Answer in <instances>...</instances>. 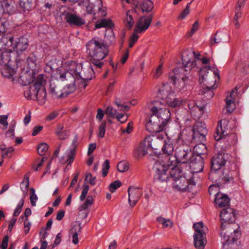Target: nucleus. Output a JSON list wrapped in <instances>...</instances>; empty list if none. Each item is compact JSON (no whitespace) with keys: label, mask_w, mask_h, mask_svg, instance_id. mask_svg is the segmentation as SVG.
I'll use <instances>...</instances> for the list:
<instances>
[{"label":"nucleus","mask_w":249,"mask_h":249,"mask_svg":"<svg viewBox=\"0 0 249 249\" xmlns=\"http://www.w3.org/2000/svg\"><path fill=\"white\" fill-rule=\"evenodd\" d=\"M236 215L234 210L229 206L220 212L221 224L219 234L225 240L223 243L225 249H237V240L241 233L238 229H233L230 225L235 222Z\"/></svg>","instance_id":"f257e3e1"},{"label":"nucleus","mask_w":249,"mask_h":249,"mask_svg":"<svg viewBox=\"0 0 249 249\" xmlns=\"http://www.w3.org/2000/svg\"><path fill=\"white\" fill-rule=\"evenodd\" d=\"M148 121L146 128L150 133H159L166 129L171 121V113L160 101H154L149 107Z\"/></svg>","instance_id":"f03ea898"},{"label":"nucleus","mask_w":249,"mask_h":249,"mask_svg":"<svg viewBox=\"0 0 249 249\" xmlns=\"http://www.w3.org/2000/svg\"><path fill=\"white\" fill-rule=\"evenodd\" d=\"M228 155L224 153L215 154L211 160V169L209 174V178L219 183H233L234 178L231 172H222V167L227 161Z\"/></svg>","instance_id":"7ed1b4c3"},{"label":"nucleus","mask_w":249,"mask_h":249,"mask_svg":"<svg viewBox=\"0 0 249 249\" xmlns=\"http://www.w3.org/2000/svg\"><path fill=\"white\" fill-rule=\"evenodd\" d=\"M86 48L89 62L91 64L97 68H101L104 63L101 61L108 53V46L101 40L93 38L86 44Z\"/></svg>","instance_id":"20e7f679"},{"label":"nucleus","mask_w":249,"mask_h":249,"mask_svg":"<svg viewBox=\"0 0 249 249\" xmlns=\"http://www.w3.org/2000/svg\"><path fill=\"white\" fill-rule=\"evenodd\" d=\"M155 172L154 181H167L169 178V173L174 181L182 177L181 171L177 167L170 168V165L162 161H157L153 167Z\"/></svg>","instance_id":"39448f33"},{"label":"nucleus","mask_w":249,"mask_h":249,"mask_svg":"<svg viewBox=\"0 0 249 249\" xmlns=\"http://www.w3.org/2000/svg\"><path fill=\"white\" fill-rule=\"evenodd\" d=\"M228 121L226 119L219 121L218 123L215 132L213 137L216 141H222L223 142H228L225 148L222 147L224 150L228 149L231 145L236 144L237 139L236 135L234 133L228 135L226 130Z\"/></svg>","instance_id":"423d86ee"},{"label":"nucleus","mask_w":249,"mask_h":249,"mask_svg":"<svg viewBox=\"0 0 249 249\" xmlns=\"http://www.w3.org/2000/svg\"><path fill=\"white\" fill-rule=\"evenodd\" d=\"M206 70L207 67H205L202 68L200 72V83H204L206 87L200 89L199 94L204 95L203 98L206 100H209L212 98L214 95L213 89L216 88L214 87L216 79L215 76L212 74L209 75V77H205Z\"/></svg>","instance_id":"0eeeda50"},{"label":"nucleus","mask_w":249,"mask_h":249,"mask_svg":"<svg viewBox=\"0 0 249 249\" xmlns=\"http://www.w3.org/2000/svg\"><path fill=\"white\" fill-rule=\"evenodd\" d=\"M197 177L190 172L189 175L182 176L178 179H176L173 183V187L177 190L184 192L186 190L191 191L193 187L195 186L197 181Z\"/></svg>","instance_id":"6e6552de"},{"label":"nucleus","mask_w":249,"mask_h":249,"mask_svg":"<svg viewBox=\"0 0 249 249\" xmlns=\"http://www.w3.org/2000/svg\"><path fill=\"white\" fill-rule=\"evenodd\" d=\"M191 71L192 69L185 68L184 65L181 68H175L173 71L169 73V80L175 85L177 84V82L180 79L183 83H186L188 80V75Z\"/></svg>","instance_id":"1a4fd4ad"},{"label":"nucleus","mask_w":249,"mask_h":249,"mask_svg":"<svg viewBox=\"0 0 249 249\" xmlns=\"http://www.w3.org/2000/svg\"><path fill=\"white\" fill-rule=\"evenodd\" d=\"M193 153L191 149L187 144L178 145L175 149V158L178 162L187 163Z\"/></svg>","instance_id":"9d476101"},{"label":"nucleus","mask_w":249,"mask_h":249,"mask_svg":"<svg viewBox=\"0 0 249 249\" xmlns=\"http://www.w3.org/2000/svg\"><path fill=\"white\" fill-rule=\"evenodd\" d=\"M193 139L195 142H204L206 140L207 129L206 124L201 122H197L193 127Z\"/></svg>","instance_id":"9b49d317"},{"label":"nucleus","mask_w":249,"mask_h":249,"mask_svg":"<svg viewBox=\"0 0 249 249\" xmlns=\"http://www.w3.org/2000/svg\"><path fill=\"white\" fill-rule=\"evenodd\" d=\"M61 20H64L71 26H81L86 23L85 20L76 14L70 12H64L60 14Z\"/></svg>","instance_id":"f8f14e48"},{"label":"nucleus","mask_w":249,"mask_h":249,"mask_svg":"<svg viewBox=\"0 0 249 249\" xmlns=\"http://www.w3.org/2000/svg\"><path fill=\"white\" fill-rule=\"evenodd\" d=\"M94 74L93 68L91 66V68L87 70H82L79 72L73 70V76L74 77V79H80L81 87L85 89L88 85V83L92 79Z\"/></svg>","instance_id":"ddd939ff"},{"label":"nucleus","mask_w":249,"mask_h":249,"mask_svg":"<svg viewBox=\"0 0 249 249\" xmlns=\"http://www.w3.org/2000/svg\"><path fill=\"white\" fill-rule=\"evenodd\" d=\"M153 141V138L149 137L141 142L139 146L134 151L135 157L137 159L141 158L147 154L148 150L153 149L152 143Z\"/></svg>","instance_id":"4468645a"},{"label":"nucleus","mask_w":249,"mask_h":249,"mask_svg":"<svg viewBox=\"0 0 249 249\" xmlns=\"http://www.w3.org/2000/svg\"><path fill=\"white\" fill-rule=\"evenodd\" d=\"M78 136L76 135L72 140L71 149L66 153V156H63L60 158V162L61 164L68 163V165H71L73 161L76 154V149L78 146Z\"/></svg>","instance_id":"2eb2a0df"},{"label":"nucleus","mask_w":249,"mask_h":249,"mask_svg":"<svg viewBox=\"0 0 249 249\" xmlns=\"http://www.w3.org/2000/svg\"><path fill=\"white\" fill-rule=\"evenodd\" d=\"M188 162L191 169L193 171L191 172L197 176V174L203 171L204 166V158L200 156H192Z\"/></svg>","instance_id":"dca6fc26"},{"label":"nucleus","mask_w":249,"mask_h":249,"mask_svg":"<svg viewBox=\"0 0 249 249\" xmlns=\"http://www.w3.org/2000/svg\"><path fill=\"white\" fill-rule=\"evenodd\" d=\"M200 61L198 63L199 69L198 70L199 71V75L202 68L206 67H207V70L206 71L205 77H209V75L212 74L213 76H217L218 79L220 78L218 70L215 67H210L207 65L209 63L210 58L202 57Z\"/></svg>","instance_id":"f3484780"},{"label":"nucleus","mask_w":249,"mask_h":249,"mask_svg":"<svg viewBox=\"0 0 249 249\" xmlns=\"http://www.w3.org/2000/svg\"><path fill=\"white\" fill-rule=\"evenodd\" d=\"M71 90L64 91L58 84L54 83H51L50 85V91L51 93L54 96L57 98H64L75 90V88L73 86H70Z\"/></svg>","instance_id":"a211bd4d"},{"label":"nucleus","mask_w":249,"mask_h":249,"mask_svg":"<svg viewBox=\"0 0 249 249\" xmlns=\"http://www.w3.org/2000/svg\"><path fill=\"white\" fill-rule=\"evenodd\" d=\"M153 18V14L148 16H142L139 19L135 28L139 33L144 32L149 27Z\"/></svg>","instance_id":"6ab92c4d"},{"label":"nucleus","mask_w":249,"mask_h":249,"mask_svg":"<svg viewBox=\"0 0 249 249\" xmlns=\"http://www.w3.org/2000/svg\"><path fill=\"white\" fill-rule=\"evenodd\" d=\"M128 193L129 204L131 207H133L140 199L142 193L139 188L133 186L129 187Z\"/></svg>","instance_id":"aec40b11"},{"label":"nucleus","mask_w":249,"mask_h":249,"mask_svg":"<svg viewBox=\"0 0 249 249\" xmlns=\"http://www.w3.org/2000/svg\"><path fill=\"white\" fill-rule=\"evenodd\" d=\"M42 74L38 75L35 81V82L32 85H30L24 92V95L26 98L28 100H36V93L37 90V87H38L39 81L41 80Z\"/></svg>","instance_id":"412c9836"},{"label":"nucleus","mask_w":249,"mask_h":249,"mask_svg":"<svg viewBox=\"0 0 249 249\" xmlns=\"http://www.w3.org/2000/svg\"><path fill=\"white\" fill-rule=\"evenodd\" d=\"M46 81L44 79V76L42 74L41 80L39 81L38 87H37V88L36 93V100H37L41 104H44L46 101V92L44 87Z\"/></svg>","instance_id":"4be33fe9"},{"label":"nucleus","mask_w":249,"mask_h":249,"mask_svg":"<svg viewBox=\"0 0 249 249\" xmlns=\"http://www.w3.org/2000/svg\"><path fill=\"white\" fill-rule=\"evenodd\" d=\"M195 54V52L190 51L189 50L185 51L182 55V61L183 65L185 66V68H190L192 69V66H196V64H193L192 59Z\"/></svg>","instance_id":"5701e85b"},{"label":"nucleus","mask_w":249,"mask_h":249,"mask_svg":"<svg viewBox=\"0 0 249 249\" xmlns=\"http://www.w3.org/2000/svg\"><path fill=\"white\" fill-rule=\"evenodd\" d=\"M215 196L214 202L216 206L220 208L229 206L230 199L227 195L220 193H217Z\"/></svg>","instance_id":"b1692460"},{"label":"nucleus","mask_w":249,"mask_h":249,"mask_svg":"<svg viewBox=\"0 0 249 249\" xmlns=\"http://www.w3.org/2000/svg\"><path fill=\"white\" fill-rule=\"evenodd\" d=\"M238 89L235 87L230 93L229 96H228L226 99V110L228 113H232L235 108V105L234 101V94H236Z\"/></svg>","instance_id":"393cba45"},{"label":"nucleus","mask_w":249,"mask_h":249,"mask_svg":"<svg viewBox=\"0 0 249 249\" xmlns=\"http://www.w3.org/2000/svg\"><path fill=\"white\" fill-rule=\"evenodd\" d=\"M29 46L28 40L26 37H20L18 40L15 42V48L18 53H22L25 51Z\"/></svg>","instance_id":"a878e982"},{"label":"nucleus","mask_w":249,"mask_h":249,"mask_svg":"<svg viewBox=\"0 0 249 249\" xmlns=\"http://www.w3.org/2000/svg\"><path fill=\"white\" fill-rule=\"evenodd\" d=\"M194 244L197 249H204L207 243L206 234H194Z\"/></svg>","instance_id":"bb28decb"},{"label":"nucleus","mask_w":249,"mask_h":249,"mask_svg":"<svg viewBox=\"0 0 249 249\" xmlns=\"http://www.w3.org/2000/svg\"><path fill=\"white\" fill-rule=\"evenodd\" d=\"M172 92V88L169 84H163L158 89V97L160 98H167Z\"/></svg>","instance_id":"cd10ccee"},{"label":"nucleus","mask_w":249,"mask_h":249,"mask_svg":"<svg viewBox=\"0 0 249 249\" xmlns=\"http://www.w3.org/2000/svg\"><path fill=\"white\" fill-rule=\"evenodd\" d=\"M162 151L163 154L168 156L172 155L174 151V146L170 139L164 141V144L162 147Z\"/></svg>","instance_id":"c85d7f7f"},{"label":"nucleus","mask_w":249,"mask_h":249,"mask_svg":"<svg viewBox=\"0 0 249 249\" xmlns=\"http://www.w3.org/2000/svg\"><path fill=\"white\" fill-rule=\"evenodd\" d=\"M140 8L143 13H149L154 8V3L151 0H143L140 4Z\"/></svg>","instance_id":"c756f323"},{"label":"nucleus","mask_w":249,"mask_h":249,"mask_svg":"<svg viewBox=\"0 0 249 249\" xmlns=\"http://www.w3.org/2000/svg\"><path fill=\"white\" fill-rule=\"evenodd\" d=\"M200 143L196 144L194 147L195 154L193 156L204 155L207 152V149L206 145L203 142H199Z\"/></svg>","instance_id":"7c9ffc66"},{"label":"nucleus","mask_w":249,"mask_h":249,"mask_svg":"<svg viewBox=\"0 0 249 249\" xmlns=\"http://www.w3.org/2000/svg\"><path fill=\"white\" fill-rule=\"evenodd\" d=\"M186 103L187 100L181 98H174L173 100H167V104L173 108L179 107L182 105H184L185 104H186Z\"/></svg>","instance_id":"2f4dec72"},{"label":"nucleus","mask_w":249,"mask_h":249,"mask_svg":"<svg viewBox=\"0 0 249 249\" xmlns=\"http://www.w3.org/2000/svg\"><path fill=\"white\" fill-rule=\"evenodd\" d=\"M193 227L195 229V233L194 234H206L208 231L207 227L204 225L202 222L194 224Z\"/></svg>","instance_id":"473e14b6"},{"label":"nucleus","mask_w":249,"mask_h":249,"mask_svg":"<svg viewBox=\"0 0 249 249\" xmlns=\"http://www.w3.org/2000/svg\"><path fill=\"white\" fill-rule=\"evenodd\" d=\"M0 3L4 13L8 14H12L14 11V6L11 1L9 2L8 0H4L0 1Z\"/></svg>","instance_id":"72a5a7b5"},{"label":"nucleus","mask_w":249,"mask_h":249,"mask_svg":"<svg viewBox=\"0 0 249 249\" xmlns=\"http://www.w3.org/2000/svg\"><path fill=\"white\" fill-rule=\"evenodd\" d=\"M205 109V105L201 106H198L197 105L196 107H195V108H194L192 111H191L190 113L192 116H194L195 117L199 119L204 113Z\"/></svg>","instance_id":"f704fd0d"},{"label":"nucleus","mask_w":249,"mask_h":249,"mask_svg":"<svg viewBox=\"0 0 249 249\" xmlns=\"http://www.w3.org/2000/svg\"><path fill=\"white\" fill-rule=\"evenodd\" d=\"M242 6L237 5L235 9V16L234 17V23L236 28H239L240 24L238 19L242 17V13L241 12V8Z\"/></svg>","instance_id":"c9c22d12"},{"label":"nucleus","mask_w":249,"mask_h":249,"mask_svg":"<svg viewBox=\"0 0 249 249\" xmlns=\"http://www.w3.org/2000/svg\"><path fill=\"white\" fill-rule=\"evenodd\" d=\"M130 11H128L126 13V18L124 20V23L126 27L129 29H131L134 24V20L132 16L130 14Z\"/></svg>","instance_id":"e433bc0d"},{"label":"nucleus","mask_w":249,"mask_h":249,"mask_svg":"<svg viewBox=\"0 0 249 249\" xmlns=\"http://www.w3.org/2000/svg\"><path fill=\"white\" fill-rule=\"evenodd\" d=\"M73 70H71L70 71H67L60 74V79L62 81L68 80V79H71V81H74V77L73 76Z\"/></svg>","instance_id":"4c0bfd02"},{"label":"nucleus","mask_w":249,"mask_h":249,"mask_svg":"<svg viewBox=\"0 0 249 249\" xmlns=\"http://www.w3.org/2000/svg\"><path fill=\"white\" fill-rule=\"evenodd\" d=\"M19 5L24 11H29L32 9V0H19Z\"/></svg>","instance_id":"58836bf2"},{"label":"nucleus","mask_w":249,"mask_h":249,"mask_svg":"<svg viewBox=\"0 0 249 249\" xmlns=\"http://www.w3.org/2000/svg\"><path fill=\"white\" fill-rule=\"evenodd\" d=\"M112 26V22L110 20L103 19L100 22L96 24L95 27L96 28H100L106 27H111Z\"/></svg>","instance_id":"ea45409f"},{"label":"nucleus","mask_w":249,"mask_h":249,"mask_svg":"<svg viewBox=\"0 0 249 249\" xmlns=\"http://www.w3.org/2000/svg\"><path fill=\"white\" fill-rule=\"evenodd\" d=\"M201 58H202V57H201L200 54L198 53V54H196V53H195V54L194 55V56L192 59V62H193V64H194V63H195L196 65V66H193H193L192 67V71H196L198 70V69H199L198 63H199V62H200V61Z\"/></svg>","instance_id":"a19ab883"},{"label":"nucleus","mask_w":249,"mask_h":249,"mask_svg":"<svg viewBox=\"0 0 249 249\" xmlns=\"http://www.w3.org/2000/svg\"><path fill=\"white\" fill-rule=\"evenodd\" d=\"M48 145L46 143L39 144L37 148L38 154L40 156L45 155L48 149Z\"/></svg>","instance_id":"79ce46f5"},{"label":"nucleus","mask_w":249,"mask_h":249,"mask_svg":"<svg viewBox=\"0 0 249 249\" xmlns=\"http://www.w3.org/2000/svg\"><path fill=\"white\" fill-rule=\"evenodd\" d=\"M128 168V164L126 161H121L117 165V169L120 172H125Z\"/></svg>","instance_id":"37998d69"},{"label":"nucleus","mask_w":249,"mask_h":249,"mask_svg":"<svg viewBox=\"0 0 249 249\" xmlns=\"http://www.w3.org/2000/svg\"><path fill=\"white\" fill-rule=\"evenodd\" d=\"M30 191L31 192V195L30 196V200L31 201V205L33 206H36V201L38 199L37 196L35 193V190L33 188H31L30 189Z\"/></svg>","instance_id":"c03bdc74"},{"label":"nucleus","mask_w":249,"mask_h":249,"mask_svg":"<svg viewBox=\"0 0 249 249\" xmlns=\"http://www.w3.org/2000/svg\"><path fill=\"white\" fill-rule=\"evenodd\" d=\"M93 202V198L92 196H89L85 202V203L81 206V210H86L89 206L92 204Z\"/></svg>","instance_id":"a18cd8bd"},{"label":"nucleus","mask_w":249,"mask_h":249,"mask_svg":"<svg viewBox=\"0 0 249 249\" xmlns=\"http://www.w3.org/2000/svg\"><path fill=\"white\" fill-rule=\"evenodd\" d=\"M107 123L105 121H103L100 125L99 127V133L98 134V136L101 138H103L105 136V131H106V127Z\"/></svg>","instance_id":"49530a36"},{"label":"nucleus","mask_w":249,"mask_h":249,"mask_svg":"<svg viewBox=\"0 0 249 249\" xmlns=\"http://www.w3.org/2000/svg\"><path fill=\"white\" fill-rule=\"evenodd\" d=\"M81 230V223H76L75 224H73L71 228L70 231V234H78V233L80 232Z\"/></svg>","instance_id":"de8ad7c7"},{"label":"nucleus","mask_w":249,"mask_h":249,"mask_svg":"<svg viewBox=\"0 0 249 249\" xmlns=\"http://www.w3.org/2000/svg\"><path fill=\"white\" fill-rule=\"evenodd\" d=\"M24 205L23 199H21L18 204L16 209L15 210L13 216L15 217L18 216L22 211Z\"/></svg>","instance_id":"09e8293b"},{"label":"nucleus","mask_w":249,"mask_h":249,"mask_svg":"<svg viewBox=\"0 0 249 249\" xmlns=\"http://www.w3.org/2000/svg\"><path fill=\"white\" fill-rule=\"evenodd\" d=\"M117 111L114 109L112 107L108 106L106 109V113L110 118H114L116 115Z\"/></svg>","instance_id":"8fccbe9b"},{"label":"nucleus","mask_w":249,"mask_h":249,"mask_svg":"<svg viewBox=\"0 0 249 249\" xmlns=\"http://www.w3.org/2000/svg\"><path fill=\"white\" fill-rule=\"evenodd\" d=\"M114 104L118 107V110L123 111L128 110L129 107L128 106L124 105L122 104L120 100H116L114 101Z\"/></svg>","instance_id":"3c124183"},{"label":"nucleus","mask_w":249,"mask_h":249,"mask_svg":"<svg viewBox=\"0 0 249 249\" xmlns=\"http://www.w3.org/2000/svg\"><path fill=\"white\" fill-rule=\"evenodd\" d=\"M110 168L109 161L108 160H106L103 164L102 168V176L103 177H106L108 173V171Z\"/></svg>","instance_id":"603ef678"},{"label":"nucleus","mask_w":249,"mask_h":249,"mask_svg":"<svg viewBox=\"0 0 249 249\" xmlns=\"http://www.w3.org/2000/svg\"><path fill=\"white\" fill-rule=\"evenodd\" d=\"M122 183L119 180H116L112 182L109 185V190L111 192L113 193L115 191L116 189L120 187Z\"/></svg>","instance_id":"864d4df0"},{"label":"nucleus","mask_w":249,"mask_h":249,"mask_svg":"<svg viewBox=\"0 0 249 249\" xmlns=\"http://www.w3.org/2000/svg\"><path fill=\"white\" fill-rule=\"evenodd\" d=\"M89 190V186L88 185L84 184L83 189L82 191L81 195L80 196V199L81 201H83L87 195L88 192Z\"/></svg>","instance_id":"5fc2aeb1"},{"label":"nucleus","mask_w":249,"mask_h":249,"mask_svg":"<svg viewBox=\"0 0 249 249\" xmlns=\"http://www.w3.org/2000/svg\"><path fill=\"white\" fill-rule=\"evenodd\" d=\"M222 35L220 33L216 32V34L214 35V38H213V42H212L211 44H217L219 43H220L222 40Z\"/></svg>","instance_id":"6e6d98bb"},{"label":"nucleus","mask_w":249,"mask_h":249,"mask_svg":"<svg viewBox=\"0 0 249 249\" xmlns=\"http://www.w3.org/2000/svg\"><path fill=\"white\" fill-rule=\"evenodd\" d=\"M70 134V132L69 130H64V131L60 132V133L57 134L58 138L61 140H65L67 139Z\"/></svg>","instance_id":"4d7b16f0"},{"label":"nucleus","mask_w":249,"mask_h":249,"mask_svg":"<svg viewBox=\"0 0 249 249\" xmlns=\"http://www.w3.org/2000/svg\"><path fill=\"white\" fill-rule=\"evenodd\" d=\"M31 226V222L29 221L28 218H26L24 222V231L26 234L29 232Z\"/></svg>","instance_id":"13d9d810"},{"label":"nucleus","mask_w":249,"mask_h":249,"mask_svg":"<svg viewBox=\"0 0 249 249\" xmlns=\"http://www.w3.org/2000/svg\"><path fill=\"white\" fill-rule=\"evenodd\" d=\"M162 68L163 65L162 64H160L158 67L157 68L156 71H155L153 77L155 78H158L159 77L162 73Z\"/></svg>","instance_id":"bf43d9fd"},{"label":"nucleus","mask_w":249,"mask_h":249,"mask_svg":"<svg viewBox=\"0 0 249 249\" xmlns=\"http://www.w3.org/2000/svg\"><path fill=\"white\" fill-rule=\"evenodd\" d=\"M9 240V236L5 235L3 237L1 244L0 245V249H7L8 247V243Z\"/></svg>","instance_id":"052dcab7"},{"label":"nucleus","mask_w":249,"mask_h":249,"mask_svg":"<svg viewBox=\"0 0 249 249\" xmlns=\"http://www.w3.org/2000/svg\"><path fill=\"white\" fill-rule=\"evenodd\" d=\"M89 180V183L91 185H94L96 183V178L95 177H92V174L90 173L87 175L85 180Z\"/></svg>","instance_id":"680f3d73"},{"label":"nucleus","mask_w":249,"mask_h":249,"mask_svg":"<svg viewBox=\"0 0 249 249\" xmlns=\"http://www.w3.org/2000/svg\"><path fill=\"white\" fill-rule=\"evenodd\" d=\"M115 118H117V120L120 122L121 123H124L127 119V116H124L122 113H118L116 115Z\"/></svg>","instance_id":"e2e57ef3"},{"label":"nucleus","mask_w":249,"mask_h":249,"mask_svg":"<svg viewBox=\"0 0 249 249\" xmlns=\"http://www.w3.org/2000/svg\"><path fill=\"white\" fill-rule=\"evenodd\" d=\"M199 28V23L198 21H196L193 25L192 28L189 33V36H191Z\"/></svg>","instance_id":"0e129e2a"},{"label":"nucleus","mask_w":249,"mask_h":249,"mask_svg":"<svg viewBox=\"0 0 249 249\" xmlns=\"http://www.w3.org/2000/svg\"><path fill=\"white\" fill-rule=\"evenodd\" d=\"M138 33H139L137 31H135V29H134V32L132 35L131 36L130 38V41L135 43L139 38V36L138 35Z\"/></svg>","instance_id":"69168bd1"},{"label":"nucleus","mask_w":249,"mask_h":249,"mask_svg":"<svg viewBox=\"0 0 249 249\" xmlns=\"http://www.w3.org/2000/svg\"><path fill=\"white\" fill-rule=\"evenodd\" d=\"M8 119V115H0V124L4 126H7L8 125V122L7 121Z\"/></svg>","instance_id":"338daca9"},{"label":"nucleus","mask_w":249,"mask_h":249,"mask_svg":"<svg viewBox=\"0 0 249 249\" xmlns=\"http://www.w3.org/2000/svg\"><path fill=\"white\" fill-rule=\"evenodd\" d=\"M43 129V126L41 125H36L34 127L33 132L32 135L35 136L37 135Z\"/></svg>","instance_id":"774afa93"}]
</instances>
